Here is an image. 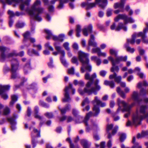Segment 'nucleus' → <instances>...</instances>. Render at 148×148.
I'll list each match as a JSON object with an SVG mask.
<instances>
[{
	"instance_id": "nucleus-59",
	"label": "nucleus",
	"mask_w": 148,
	"mask_h": 148,
	"mask_svg": "<svg viewBox=\"0 0 148 148\" xmlns=\"http://www.w3.org/2000/svg\"><path fill=\"white\" fill-rule=\"evenodd\" d=\"M106 71L104 70H102L100 72L99 74L101 76L104 77L106 74Z\"/></svg>"
},
{
	"instance_id": "nucleus-38",
	"label": "nucleus",
	"mask_w": 148,
	"mask_h": 148,
	"mask_svg": "<svg viewBox=\"0 0 148 148\" xmlns=\"http://www.w3.org/2000/svg\"><path fill=\"white\" fill-rule=\"evenodd\" d=\"M148 135V131H143L141 134H137V137L139 139L143 138Z\"/></svg>"
},
{
	"instance_id": "nucleus-8",
	"label": "nucleus",
	"mask_w": 148,
	"mask_h": 148,
	"mask_svg": "<svg viewBox=\"0 0 148 148\" xmlns=\"http://www.w3.org/2000/svg\"><path fill=\"white\" fill-rule=\"evenodd\" d=\"M117 103L119 107L116 110V113H118L120 111L122 112H127V113L124 115V117L125 118H127L130 116L131 113V109L135 104V102H133L128 105V103L125 101L121 100L119 98L117 99Z\"/></svg>"
},
{
	"instance_id": "nucleus-9",
	"label": "nucleus",
	"mask_w": 148,
	"mask_h": 148,
	"mask_svg": "<svg viewBox=\"0 0 148 148\" xmlns=\"http://www.w3.org/2000/svg\"><path fill=\"white\" fill-rule=\"evenodd\" d=\"M24 39L23 43L27 47H28L33 44V47L36 48L38 51H40L42 47L40 44L36 45L34 43L35 42V39L33 38L30 37V33L29 32H26L23 34Z\"/></svg>"
},
{
	"instance_id": "nucleus-3",
	"label": "nucleus",
	"mask_w": 148,
	"mask_h": 148,
	"mask_svg": "<svg viewBox=\"0 0 148 148\" xmlns=\"http://www.w3.org/2000/svg\"><path fill=\"white\" fill-rule=\"evenodd\" d=\"M85 79L86 80H89L87 82L86 87L83 90L81 89L80 88L78 89V91L81 95H83L85 93H86L89 95L93 93L95 95L97 94V92L101 89L100 86L99 85V80L97 79H94L97 77L96 74L94 73L91 76L88 73H86L85 75Z\"/></svg>"
},
{
	"instance_id": "nucleus-21",
	"label": "nucleus",
	"mask_w": 148,
	"mask_h": 148,
	"mask_svg": "<svg viewBox=\"0 0 148 148\" xmlns=\"http://www.w3.org/2000/svg\"><path fill=\"white\" fill-rule=\"evenodd\" d=\"M142 32H140L138 33H136L133 34L132 36L131 39H127V42L126 43H129L131 44H134L135 42V39L137 37H140V35L142 34Z\"/></svg>"
},
{
	"instance_id": "nucleus-49",
	"label": "nucleus",
	"mask_w": 148,
	"mask_h": 148,
	"mask_svg": "<svg viewBox=\"0 0 148 148\" xmlns=\"http://www.w3.org/2000/svg\"><path fill=\"white\" fill-rule=\"evenodd\" d=\"M25 25V24L23 22H18L16 25V26L18 28H22Z\"/></svg>"
},
{
	"instance_id": "nucleus-55",
	"label": "nucleus",
	"mask_w": 148,
	"mask_h": 148,
	"mask_svg": "<svg viewBox=\"0 0 148 148\" xmlns=\"http://www.w3.org/2000/svg\"><path fill=\"white\" fill-rule=\"evenodd\" d=\"M50 62L48 63V65L50 68H52L53 66V60L52 58H50L49 59Z\"/></svg>"
},
{
	"instance_id": "nucleus-61",
	"label": "nucleus",
	"mask_w": 148,
	"mask_h": 148,
	"mask_svg": "<svg viewBox=\"0 0 148 148\" xmlns=\"http://www.w3.org/2000/svg\"><path fill=\"white\" fill-rule=\"evenodd\" d=\"M49 11L50 12H53L54 10V7L53 5H49L48 7Z\"/></svg>"
},
{
	"instance_id": "nucleus-31",
	"label": "nucleus",
	"mask_w": 148,
	"mask_h": 148,
	"mask_svg": "<svg viewBox=\"0 0 148 148\" xmlns=\"http://www.w3.org/2000/svg\"><path fill=\"white\" fill-rule=\"evenodd\" d=\"M71 108V105L69 104H68L66 105L64 108L62 109H60L59 108V109L60 111L61 114H65L66 112L69 111Z\"/></svg>"
},
{
	"instance_id": "nucleus-50",
	"label": "nucleus",
	"mask_w": 148,
	"mask_h": 148,
	"mask_svg": "<svg viewBox=\"0 0 148 148\" xmlns=\"http://www.w3.org/2000/svg\"><path fill=\"white\" fill-rule=\"evenodd\" d=\"M45 115L48 118L50 119L52 118L53 115L52 112H47L45 114Z\"/></svg>"
},
{
	"instance_id": "nucleus-39",
	"label": "nucleus",
	"mask_w": 148,
	"mask_h": 148,
	"mask_svg": "<svg viewBox=\"0 0 148 148\" xmlns=\"http://www.w3.org/2000/svg\"><path fill=\"white\" fill-rule=\"evenodd\" d=\"M116 91L119 95L123 98L124 99L125 97V93L121 90L119 87H117L116 88Z\"/></svg>"
},
{
	"instance_id": "nucleus-57",
	"label": "nucleus",
	"mask_w": 148,
	"mask_h": 148,
	"mask_svg": "<svg viewBox=\"0 0 148 148\" xmlns=\"http://www.w3.org/2000/svg\"><path fill=\"white\" fill-rule=\"evenodd\" d=\"M138 49L140 55H142L144 54L145 52V51L142 49H141L140 47H138Z\"/></svg>"
},
{
	"instance_id": "nucleus-56",
	"label": "nucleus",
	"mask_w": 148,
	"mask_h": 148,
	"mask_svg": "<svg viewBox=\"0 0 148 148\" xmlns=\"http://www.w3.org/2000/svg\"><path fill=\"white\" fill-rule=\"evenodd\" d=\"M66 141L70 143V148H74V145L72 143L71 140L70 138H67L66 139Z\"/></svg>"
},
{
	"instance_id": "nucleus-42",
	"label": "nucleus",
	"mask_w": 148,
	"mask_h": 148,
	"mask_svg": "<svg viewBox=\"0 0 148 148\" xmlns=\"http://www.w3.org/2000/svg\"><path fill=\"white\" fill-rule=\"evenodd\" d=\"M110 53L111 55H114L115 57H116V58L115 59H116L117 57H119L117 56L118 51L115 49H110Z\"/></svg>"
},
{
	"instance_id": "nucleus-53",
	"label": "nucleus",
	"mask_w": 148,
	"mask_h": 148,
	"mask_svg": "<svg viewBox=\"0 0 148 148\" xmlns=\"http://www.w3.org/2000/svg\"><path fill=\"white\" fill-rule=\"evenodd\" d=\"M74 69L73 67H72L68 70V73L71 75H73L74 74Z\"/></svg>"
},
{
	"instance_id": "nucleus-64",
	"label": "nucleus",
	"mask_w": 148,
	"mask_h": 148,
	"mask_svg": "<svg viewBox=\"0 0 148 148\" xmlns=\"http://www.w3.org/2000/svg\"><path fill=\"white\" fill-rule=\"evenodd\" d=\"M106 53H102L101 52V51H100V52L98 53V56H103V57H105L106 56Z\"/></svg>"
},
{
	"instance_id": "nucleus-35",
	"label": "nucleus",
	"mask_w": 148,
	"mask_h": 148,
	"mask_svg": "<svg viewBox=\"0 0 148 148\" xmlns=\"http://www.w3.org/2000/svg\"><path fill=\"white\" fill-rule=\"evenodd\" d=\"M11 101L10 103V105L12 106L17 101L18 96L16 95H12L11 96Z\"/></svg>"
},
{
	"instance_id": "nucleus-34",
	"label": "nucleus",
	"mask_w": 148,
	"mask_h": 148,
	"mask_svg": "<svg viewBox=\"0 0 148 148\" xmlns=\"http://www.w3.org/2000/svg\"><path fill=\"white\" fill-rule=\"evenodd\" d=\"M81 143L84 148H88L90 145V144L88 143L87 140L85 139L82 140Z\"/></svg>"
},
{
	"instance_id": "nucleus-48",
	"label": "nucleus",
	"mask_w": 148,
	"mask_h": 148,
	"mask_svg": "<svg viewBox=\"0 0 148 148\" xmlns=\"http://www.w3.org/2000/svg\"><path fill=\"white\" fill-rule=\"evenodd\" d=\"M39 104L45 108H48L49 107V105L42 101H40Z\"/></svg>"
},
{
	"instance_id": "nucleus-1",
	"label": "nucleus",
	"mask_w": 148,
	"mask_h": 148,
	"mask_svg": "<svg viewBox=\"0 0 148 148\" xmlns=\"http://www.w3.org/2000/svg\"><path fill=\"white\" fill-rule=\"evenodd\" d=\"M93 104V113L90 112L88 113L85 118L83 119V117L79 115V112L75 109H73L72 110V114L77 119L75 120V122L76 123H80L83 122L86 126V131L88 132L91 130H96L98 127L97 124L94 121H91L90 122H88L90 117L92 115L94 116H97L99 114L100 111L99 106L102 107H105L106 106L105 103L103 102L99 99L98 97L96 96L94 99L92 101Z\"/></svg>"
},
{
	"instance_id": "nucleus-26",
	"label": "nucleus",
	"mask_w": 148,
	"mask_h": 148,
	"mask_svg": "<svg viewBox=\"0 0 148 148\" xmlns=\"http://www.w3.org/2000/svg\"><path fill=\"white\" fill-rule=\"evenodd\" d=\"M92 27L91 25H89L87 27L83 29L82 32L83 35L85 36L88 35V33H91L92 32Z\"/></svg>"
},
{
	"instance_id": "nucleus-27",
	"label": "nucleus",
	"mask_w": 148,
	"mask_h": 148,
	"mask_svg": "<svg viewBox=\"0 0 148 148\" xmlns=\"http://www.w3.org/2000/svg\"><path fill=\"white\" fill-rule=\"evenodd\" d=\"M30 65V60H29L23 67V70L25 74H27L28 72L32 69Z\"/></svg>"
},
{
	"instance_id": "nucleus-20",
	"label": "nucleus",
	"mask_w": 148,
	"mask_h": 148,
	"mask_svg": "<svg viewBox=\"0 0 148 148\" xmlns=\"http://www.w3.org/2000/svg\"><path fill=\"white\" fill-rule=\"evenodd\" d=\"M18 118V115L16 114H14L13 117L8 118L7 119L8 121L10 122L11 125V128L12 130H14L16 128V122L15 119Z\"/></svg>"
},
{
	"instance_id": "nucleus-4",
	"label": "nucleus",
	"mask_w": 148,
	"mask_h": 148,
	"mask_svg": "<svg viewBox=\"0 0 148 148\" xmlns=\"http://www.w3.org/2000/svg\"><path fill=\"white\" fill-rule=\"evenodd\" d=\"M148 118V106L147 105H141L136 109V112L133 114L132 122L128 121L126 126L132 125H136L140 124L143 119Z\"/></svg>"
},
{
	"instance_id": "nucleus-30",
	"label": "nucleus",
	"mask_w": 148,
	"mask_h": 148,
	"mask_svg": "<svg viewBox=\"0 0 148 148\" xmlns=\"http://www.w3.org/2000/svg\"><path fill=\"white\" fill-rule=\"evenodd\" d=\"M88 45L94 47H96L97 46V44L95 41L94 36L93 35H90V39L88 41Z\"/></svg>"
},
{
	"instance_id": "nucleus-23",
	"label": "nucleus",
	"mask_w": 148,
	"mask_h": 148,
	"mask_svg": "<svg viewBox=\"0 0 148 148\" xmlns=\"http://www.w3.org/2000/svg\"><path fill=\"white\" fill-rule=\"evenodd\" d=\"M3 107V106L0 103V115H7L9 114L10 112V109L8 107L4 108Z\"/></svg>"
},
{
	"instance_id": "nucleus-44",
	"label": "nucleus",
	"mask_w": 148,
	"mask_h": 148,
	"mask_svg": "<svg viewBox=\"0 0 148 148\" xmlns=\"http://www.w3.org/2000/svg\"><path fill=\"white\" fill-rule=\"evenodd\" d=\"M18 1L17 0H5V2L9 5H13L14 3H18Z\"/></svg>"
},
{
	"instance_id": "nucleus-17",
	"label": "nucleus",
	"mask_w": 148,
	"mask_h": 148,
	"mask_svg": "<svg viewBox=\"0 0 148 148\" xmlns=\"http://www.w3.org/2000/svg\"><path fill=\"white\" fill-rule=\"evenodd\" d=\"M113 125L112 124H108L106 127V131L108 133V138H111L112 136L114 135L116 133L118 129V126H116L112 130V134L109 132V131L112 129L113 127Z\"/></svg>"
},
{
	"instance_id": "nucleus-18",
	"label": "nucleus",
	"mask_w": 148,
	"mask_h": 148,
	"mask_svg": "<svg viewBox=\"0 0 148 148\" xmlns=\"http://www.w3.org/2000/svg\"><path fill=\"white\" fill-rule=\"evenodd\" d=\"M148 85L147 82L145 81L142 82H139L137 85V87L140 89V92L141 95H145L147 93L146 87Z\"/></svg>"
},
{
	"instance_id": "nucleus-16",
	"label": "nucleus",
	"mask_w": 148,
	"mask_h": 148,
	"mask_svg": "<svg viewBox=\"0 0 148 148\" xmlns=\"http://www.w3.org/2000/svg\"><path fill=\"white\" fill-rule=\"evenodd\" d=\"M58 1H59L60 4L58 6V8L59 9H62L64 7V3H66L69 1L72 2H74L75 0H52L51 1L50 3L51 4H54L55 2ZM70 7L73 9L74 8V5L72 2H71L69 4Z\"/></svg>"
},
{
	"instance_id": "nucleus-63",
	"label": "nucleus",
	"mask_w": 148,
	"mask_h": 148,
	"mask_svg": "<svg viewBox=\"0 0 148 148\" xmlns=\"http://www.w3.org/2000/svg\"><path fill=\"white\" fill-rule=\"evenodd\" d=\"M104 14V12L102 11H99L98 14L99 16L101 18L103 16Z\"/></svg>"
},
{
	"instance_id": "nucleus-54",
	"label": "nucleus",
	"mask_w": 148,
	"mask_h": 148,
	"mask_svg": "<svg viewBox=\"0 0 148 148\" xmlns=\"http://www.w3.org/2000/svg\"><path fill=\"white\" fill-rule=\"evenodd\" d=\"M63 46L66 50L68 51L70 50V48L69 47V43L68 42H65L63 44Z\"/></svg>"
},
{
	"instance_id": "nucleus-43",
	"label": "nucleus",
	"mask_w": 148,
	"mask_h": 148,
	"mask_svg": "<svg viewBox=\"0 0 148 148\" xmlns=\"http://www.w3.org/2000/svg\"><path fill=\"white\" fill-rule=\"evenodd\" d=\"M76 36L77 37H79L80 35V33L81 32V27L79 25H78L77 26L76 28Z\"/></svg>"
},
{
	"instance_id": "nucleus-29",
	"label": "nucleus",
	"mask_w": 148,
	"mask_h": 148,
	"mask_svg": "<svg viewBox=\"0 0 148 148\" xmlns=\"http://www.w3.org/2000/svg\"><path fill=\"white\" fill-rule=\"evenodd\" d=\"M8 13L10 17H13L15 16H19L23 15L24 14L22 12H19L17 11L16 12L14 13L13 11L10 10H9L8 11Z\"/></svg>"
},
{
	"instance_id": "nucleus-33",
	"label": "nucleus",
	"mask_w": 148,
	"mask_h": 148,
	"mask_svg": "<svg viewBox=\"0 0 148 148\" xmlns=\"http://www.w3.org/2000/svg\"><path fill=\"white\" fill-rule=\"evenodd\" d=\"M91 60L96 62L98 66L101 63V60L99 58L95 56H92L91 57Z\"/></svg>"
},
{
	"instance_id": "nucleus-32",
	"label": "nucleus",
	"mask_w": 148,
	"mask_h": 148,
	"mask_svg": "<svg viewBox=\"0 0 148 148\" xmlns=\"http://www.w3.org/2000/svg\"><path fill=\"white\" fill-rule=\"evenodd\" d=\"M27 53L30 56H32L33 55L38 56H39V54L38 51L34 49H28L27 51Z\"/></svg>"
},
{
	"instance_id": "nucleus-51",
	"label": "nucleus",
	"mask_w": 148,
	"mask_h": 148,
	"mask_svg": "<svg viewBox=\"0 0 148 148\" xmlns=\"http://www.w3.org/2000/svg\"><path fill=\"white\" fill-rule=\"evenodd\" d=\"M89 103V101L87 98H86L82 102V106H83L86 104H88Z\"/></svg>"
},
{
	"instance_id": "nucleus-11",
	"label": "nucleus",
	"mask_w": 148,
	"mask_h": 148,
	"mask_svg": "<svg viewBox=\"0 0 148 148\" xmlns=\"http://www.w3.org/2000/svg\"><path fill=\"white\" fill-rule=\"evenodd\" d=\"M55 49L57 51L53 52L54 55H57L58 54H60V59L62 63L65 66H68V64L66 62L64 57L65 55V52L64 50L61 49V47L60 46V43L58 42H55L54 44Z\"/></svg>"
},
{
	"instance_id": "nucleus-10",
	"label": "nucleus",
	"mask_w": 148,
	"mask_h": 148,
	"mask_svg": "<svg viewBox=\"0 0 148 148\" xmlns=\"http://www.w3.org/2000/svg\"><path fill=\"white\" fill-rule=\"evenodd\" d=\"M108 0H95V3H88L83 2L81 4L82 7H86L87 10H89L95 7L96 5L102 9H104L108 4Z\"/></svg>"
},
{
	"instance_id": "nucleus-45",
	"label": "nucleus",
	"mask_w": 148,
	"mask_h": 148,
	"mask_svg": "<svg viewBox=\"0 0 148 148\" xmlns=\"http://www.w3.org/2000/svg\"><path fill=\"white\" fill-rule=\"evenodd\" d=\"M45 46L46 49H48L51 51H53V48L50 45L49 42L46 43L45 45Z\"/></svg>"
},
{
	"instance_id": "nucleus-60",
	"label": "nucleus",
	"mask_w": 148,
	"mask_h": 148,
	"mask_svg": "<svg viewBox=\"0 0 148 148\" xmlns=\"http://www.w3.org/2000/svg\"><path fill=\"white\" fill-rule=\"evenodd\" d=\"M9 18L10 20L9 23V26L10 27H11L13 24L14 21L12 18V17H10L9 16Z\"/></svg>"
},
{
	"instance_id": "nucleus-19",
	"label": "nucleus",
	"mask_w": 148,
	"mask_h": 148,
	"mask_svg": "<svg viewBox=\"0 0 148 148\" xmlns=\"http://www.w3.org/2000/svg\"><path fill=\"white\" fill-rule=\"evenodd\" d=\"M39 108L38 106H36L34 108V117L38 119L40 121L39 124V126L41 127L44 124L45 120L42 116H40L38 114Z\"/></svg>"
},
{
	"instance_id": "nucleus-14",
	"label": "nucleus",
	"mask_w": 148,
	"mask_h": 148,
	"mask_svg": "<svg viewBox=\"0 0 148 148\" xmlns=\"http://www.w3.org/2000/svg\"><path fill=\"white\" fill-rule=\"evenodd\" d=\"M10 86L9 85H0V95L4 100L7 99L8 97L7 92L10 90Z\"/></svg>"
},
{
	"instance_id": "nucleus-52",
	"label": "nucleus",
	"mask_w": 148,
	"mask_h": 148,
	"mask_svg": "<svg viewBox=\"0 0 148 148\" xmlns=\"http://www.w3.org/2000/svg\"><path fill=\"white\" fill-rule=\"evenodd\" d=\"M71 62L73 63L76 64L77 65L78 64L77 58L76 57H73L72 58Z\"/></svg>"
},
{
	"instance_id": "nucleus-7",
	"label": "nucleus",
	"mask_w": 148,
	"mask_h": 148,
	"mask_svg": "<svg viewBox=\"0 0 148 148\" xmlns=\"http://www.w3.org/2000/svg\"><path fill=\"white\" fill-rule=\"evenodd\" d=\"M78 54L79 61L82 64V66L81 68V72L84 73L85 71L84 69L89 72L91 71V66L89 63V54L81 51H79Z\"/></svg>"
},
{
	"instance_id": "nucleus-2",
	"label": "nucleus",
	"mask_w": 148,
	"mask_h": 148,
	"mask_svg": "<svg viewBox=\"0 0 148 148\" xmlns=\"http://www.w3.org/2000/svg\"><path fill=\"white\" fill-rule=\"evenodd\" d=\"M10 50V49L8 47L0 46V61L1 62H3L7 58H11V78L13 79L18 78L19 76L16 73V71L18 69L19 64L17 60L14 57L17 56H23L24 55V52L21 51L18 54L17 53L16 51L14 50L6 55L5 53L9 52Z\"/></svg>"
},
{
	"instance_id": "nucleus-25",
	"label": "nucleus",
	"mask_w": 148,
	"mask_h": 148,
	"mask_svg": "<svg viewBox=\"0 0 148 148\" xmlns=\"http://www.w3.org/2000/svg\"><path fill=\"white\" fill-rule=\"evenodd\" d=\"M133 99L138 103L141 102L142 100L139 98L138 96V93L137 92L134 91L133 92L132 96Z\"/></svg>"
},
{
	"instance_id": "nucleus-24",
	"label": "nucleus",
	"mask_w": 148,
	"mask_h": 148,
	"mask_svg": "<svg viewBox=\"0 0 148 148\" xmlns=\"http://www.w3.org/2000/svg\"><path fill=\"white\" fill-rule=\"evenodd\" d=\"M140 68L138 67H136L134 71L132 69H130L128 70V73L129 74H132L135 71H137L138 75L140 78H143L144 77V74L143 73L140 72Z\"/></svg>"
},
{
	"instance_id": "nucleus-36",
	"label": "nucleus",
	"mask_w": 148,
	"mask_h": 148,
	"mask_svg": "<svg viewBox=\"0 0 148 148\" xmlns=\"http://www.w3.org/2000/svg\"><path fill=\"white\" fill-rule=\"evenodd\" d=\"M104 84L106 86H109L111 88H113L115 86L114 82L112 81L105 80L104 82Z\"/></svg>"
},
{
	"instance_id": "nucleus-41",
	"label": "nucleus",
	"mask_w": 148,
	"mask_h": 148,
	"mask_svg": "<svg viewBox=\"0 0 148 148\" xmlns=\"http://www.w3.org/2000/svg\"><path fill=\"white\" fill-rule=\"evenodd\" d=\"M119 135L120 136V140L121 142H122L124 141L126 138V136L125 134L123 133H119Z\"/></svg>"
},
{
	"instance_id": "nucleus-13",
	"label": "nucleus",
	"mask_w": 148,
	"mask_h": 148,
	"mask_svg": "<svg viewBox=\"0 0 148 148\" xmlns=\"http://www.w3.org/2000/svg\"><path fill=\"white\" fill-rule=\"evenodd\" d=\"M71 91L73 94L75 92V89L72 87V85L70 83L69 86H66L64 90V97L62 99L64 102H69L71 101V98L69 96V93Z\"/></svg>"
},
{
	"instance_id": "nucleus-40",
	"label": "nucleus",
	"mask_w": 148,
	"mask_h": 148,
	"mask_svg": "<svg viewBox=\"0 0 148 148\" xmlns=\"http://www.w3.org/2000/svg\"><path fill=\"white\" fill-rule=\"evenodd\" d=\"M124 47L126 48V50L131 53H133L135 51L134 48H131L129 46V45L128 43H125L124 45Z\"/></svg>"
},
{
	"instance_id": "nucleus-6",
	"label": "nucleus",
	"mask_w": 148,
	"mask_h": 148,
	"mask_svg": "<svg viewBox=\"0 0 148 148\" xmlns=\"http://www.w3.org/2000/svg\"><path fill=\"white\" fill-rule=\"evenodd\" d=\"M123 19L125 22V24L121 23H119L117 27L115 28V24L114 23L110 26V29L111 30L115 29L116 31H119L121 29H123L124 31H126L127 30V28L125 24L128 23H133L134 22V20L132 18L128 17L125 14H119L114 18V20L115 22L118 21L120 19Z\"/></svg>"
},
{
	"instance_id": "nucleus-12",
	"label": "nucleus",
	"mask_w": 148,
	"mask_h": 148,
	"mask_svg": "<svg viewBox=\"0 0 148 148\" xmlns=\"http://www.w3.org/2000/svg\"><path fill=\"white\" fill-rule=\"evenodd\" d=\"M45 32L47 35L46 38L47 39L52 38L53 40L55 41L62 42L65 38V35L64 34H60L58 36L53 35L51 31L47 29H45Z\"/></svg>"
},
{
	"instance_id": "nucleus-5",
	"label": "nucleus",
	"mask_w": 148,
	"mask_h": 148,
	"mask_svg": "<svg viewBox=\"0 0 148 148\" xmlns=\"http://www.w3.org/2000/svg\"><path fill=\"white\" fill-rule=\"evenodd\" d=\"M127 59V56L124 57L121 56L118 57L115 60L111 56H109L108 57V60L111 61L112 64V66L110 69V71L114 73L113 74L109 76L110 79H114L115 82L117 83L120 82V81L121 80V77L120 76H117V75L115 72H119V68L118 66H116V65L119 64L121 61H126Z\"/></svg>"
},
{
	"instance_id": "nucleus-22",
	"label": "nucleus",
	"mask_w": 148,
	"mask_h": 148,
	"mask_svg": "<svg viewBox=\"0 0 148 148\" xmlns=\"http://www.w3.org/2000/svg\"><path fill=\"white\" fill-rule=\"evenodd\" d=\"M146 26V27L143 29V32H142V34L140 35V36H141L142 38L143 41V42L148 44V38H147L145 35V33L148 30V23H145Z\"/></svg>"
},
{
	"instance_id": "nucleus-62",
	"label": "nucleus",
	"mask_w": 148,
	"mask_h": 148,
	"mask_svg": "<svg viewBox=\"0 0 148 148\" xmlns=\"http://www.w3.org/2000/svg\"><path fill=\"white\" fill-rule=\"evenodd\" d=\"M72 47L73 48L77 50L78 49V45L76 43H74L73 44Z\"/></svg>"
},
{
	"instance_id": "nucleus-37",
	"label": "nucleus",
	"mask_w": 148,
	"mask_h": 148,
	"mask_svg": "<svg viewBox=\"0 0 148 148\" xmlns=\"http://www.w3.org/2000/svg\"><path fill=\"white\" fill-rule=\"evenodd\" d=\"M37 84L35 83H33L27 86L26 88L28 90L33 89L35 90H37Z\"/></svg>"
},
{
	"instance_id": "nucleus-58",
	"label": "nucleus",
	"mask_w": 148,
	"mask_h": 148,
	"mask_svg": "<svg viewBox=\"0 0 148 148\" xmlns=\"http://www.w3.org/2000/svg\"><path fill=\"white\" fill-rule=\"evenodd\" d=\"M112 10L110 9H108L107 12V15L108 16H110L112 14Z\"/></svg>"
},
{
	"instance_id": "nucleus-46",
	"label": "nucleus",
	"mask_w": 148,
	"mask_h": 148,
	"mask_svg": "<svg viewBox=\"0 0 148 148\" xmlns=\"http://www.w3.org/2000/svg\"><path fill=\"white\" fill-rule=\"evenodd\" d=\"M21 80L22 82H21L19 85L15 86V87L16 88H18L20 87L21 86H22L23 84V83L27 81V78H25L23 77L21 78Z\"/></svg>"
},
{
	"instance_id": "nucleus-28",
	"label": "nucleus",
	"mask_w": 148,
	"mask_h": 148,
	"mask_svg": "<svg viewBox=\"0 0 148 148\" xmlns=\"http://www.w3.org/2000/svg\"><path fill=\"white\" fill-rule=\"evenodd\" d=\"M58 119L60 121H63L66 119L67 122L68 123L71 122L73 120V118L71 116H67L65 115L63 116L62 117H59Z\"/></svg>"
},
{
	"instance_id": "nucleus-15",
	"label": "nucleus",
	"mask_w": 148,
	"mask_h": 148,
	"mask_svg": "<svg viewBox=\"0 0 148 148\" xmlns=\"http://www.w3.org/2000/svg\"><path fill=\"white\" fill-rule=\"evenodd\" d=\"M33 132H31L32 143L33 147L34 148L36 146V143H38L36 140V137H40V131L33 127Z\"/></svg>"
},
{
	"instance_id": "nucleus-47",
	"label": "nucleus",
	"mask_w": 148,
	"mask_h": 148,
	"mask_svg": "<svg viewBox=\"0 0 148 148\" xmlns=\"http://www.w3.org/2000/svg\"><path fill=\"white\" fill-rule=\"evenodd\" d=\"M101 51V49L99 48H94L92 49V53H97L98 55V53L99 52Z\"/></svg>"
}]
</instances>
